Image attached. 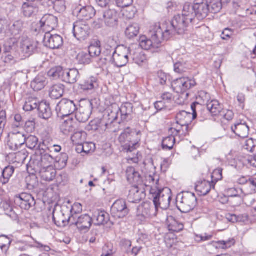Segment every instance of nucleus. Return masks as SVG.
Returning a JSON list of instances; mask_svg holds the SVG:
<instances>
[{"mask_svg":"<svg viewBox=\"0 0 256 256\" xmlns=\"http://www.w3.org/2000/svg\"><path fill=\"white\" fill-rule=\"evenodd\" d=\"M215 184L204 180L198 182L196 184L195 189L200 196L206 195L212 188H214Z\"/></svg>","mask_w":256,"mask_h":256,"instance_id":"c85d7f7f","label":"nucleus"},{"mask_svg":"<svg viewBox=\"0 0 256 256\" xmlns=\"http://www.w3.org/2000/svg\"><path fill=\"white\" fill-rule=\"evenodd\" d=\"M236 242L235 240L233 238H230L228 240H221L216 242V248H220L223 249L227 248L234 246Z\"/></svg>","mask_w":256,"mask_h":256,"instance_id":"69168bd1","label":"nucleus"},{"mask_svg":"<svg viewBox=\"0 0 256 256\" xmlns=\"http://www.w3.org/2000/svg\"><path fill=\"white\" fill-rule=\"evenodd\" d=\"M140 27L138 24L133 23L130 24L126 28L125 34L126 36L130 39L132 38L139 33Z\"/></svg>","mask_w":256,"mask_h":256,"instance_id":"49530a36","label":"nucleus"},{"mask_svg":"<svg viewBox=\"0 0 256 256\" xmlns=\"http://www.w3.org/2000/svg\"><path fill=\"white\" fill-rule=\"evenodd\" d=\"M14 170L15 168L12 166H8L4 168L2 170V176L0 177V182L2 185L6 184L9 182L10 178L14 173Z\"/></svg>","mask_w":256,"mask_h":256,"instance_id":"58836bf2","label":"nucleus"},{"mask_svg":"<svg viewBox=\"0 0 256 256\" xmlns=\"http://www.w3.org/2000/svg\"><path fill=\"white\" fill-rule=\"evenodd\" d=\"M154 208H155L150 202H144L138 208L137 215L138 216L142 217L141 220L142 218H149L151 216L152 211L154 210Z\"/></svg>","mask_w":256,"mask_h":256,"instance_id":"2f4dec72","label":"nucleus"},{"mask_svg":"<svg viewBox=\"0 0 256 256\" xmlns=\"http://www.w3.org/2000/svg\"><path fill=\"white\" fill-rule=\"evenodd\" d=\"M78 110L74 102L68 99H62L56 105V110L58 117H67Z\"/></svg>","mask_w":256,"mask_h":256,"instance_id":"1a4fd4ad","label":"nucleus"},{"mask_svg":"<svg viewBox=\"0 0 256 256\" xmlns=\"http://www.w3.org/2000/svg\"><path fill=\"white\" fill-rule=\"evenodd\" d=\"M12 240L10 237L6 235L0 236V247L2 250L6 252Z\"/></svg>","mask_w":256,"mask_h":256,"instance_id":"052dcab7","label":"nucleus"},{"mask_svg":"<svg viewBox=\"0 0 256 256\" xmlns=\"http://www.w3.org/2000/svg\"><path fill=\"white\" fill-rule=\"evenodd\" d=\"M94 220H96L95 224L98 226L108 224L112 226L114 224V223L110 220L109 214L104 210L96 212L94 216Z\"/></svg>","mask_w":256,"mask_h":256,"instance_id":"c756f323","label":"nucleus"},{"mask_svg":"<svg viewBox=\"0 0 256 256\" xmlns=\"http://www.w3.org/2000/svg\"><path fill=\"white\" fill-rule=\"evenodd\" d=\"M188 126L189 124L180 125L182 130H179L178 126H176L170 128V131L175 136H185L188 134Z\"/></svg>","mask_w":256,"mask_h":256,"instance_id":"8fccbe9b","label":"nucleus"},{"mask_svg":"<svg viewBox=\"0 0 256 256\" xmlns=\"http://www.w3.org/2000/svg\"><path fill=\"white\" fill-rule=\"evenodd\" d=\"M150 38H148L145 36H141L139 40L140 46L143 50H153L158 51L162 45V40L164 38L163 30L160 25L156 24L153 26L149 32Z\"/></svg>","mask_w":256,"mask_h":256,"instance_id":"7ed1b4c3","label":"nucleus"},{"mask_svg":"<svg viewBox=\"0 0 256 256\" xmlns=\"http://www.w3.org/2000/svg\"><path fill=\"white\" fill-rule=\"evenodd\" d=\"M28 153L26 149L22 150L15 153L14 162L22 164L26 159Z\"/></svg>","mask_w":256,"mask_h":256,"instance_id":"e2e57ef3","label":"nucleus"},{"mask_svg":"<svg viewBox=\"0 0 256 256\" xmlns=\"http://www.w3.org/2000/svg\"><path fill=\"white\" fill-rule=\"evenodd\" d=\"M104 24L108 27H114L118 25L117 12L112 9L104 11L102 14Z\"/></svg>","mask_w":256,"mask_h":256,"instance_id":"393cba45","label":"nucleus"},{"mask_svg":"<svg viewBox=\"0 0 256 256\" xmlns=\"http://www.w3.org/2000/svg\"><path fill=\"white\" fill-rule=\"evenodd\" d=\"M52 220L58 227H64L68 225L67 216H66L63 210L52 212Z\"/></svg>","mask_w":256,"mask_h":256,"instance_id":"72a5a7b5","label":"nucleus"},{"mask_svg":"<svg viewBox=\"0 0 256 256\" xmlns=\"http://www.w3.org/2000/svg\"><path fill=\"white\" fill-rule=\"evenodd\" d=\"M168 78V75L162 70L158 71L155 78L156 81L162 86L166 84Z\"/></svg>","mask_w":256,"mask_h":256,"instance_id":"0e129e2a","label":"nucleus"},{"mask_svg":"<svg viewBox=\"0 0 256 256\" xmlns=\"http://www.w3.org/2000/svg\"><path fill=\"white\" fill-rule=\"evenodd\" d=\"M92 222V218L88 214H82L77 218V228L80 230H88Z\"/></svg>","mask_w":256,"mask_h":256,"instance_id":"473e14b6","label":"nucleus"},{"mask_svg":"<svg viewBox=\"0 0 256 256\" xmlns=\"http://www.w3.org/2000/svg\"><path fill=\"white\" fill-rule=\"evenodd\" d=\"M193 20L192 16L190 15L184 6L182 14L174 16L172 20L166 22L160 26L164 34V38L168 40L176 34H185Z\"/></svg>","mask_w":256,"mask_h":256,"instance_id":"f257e3e1","label":"nucleus"},{"mask_svg":"<svg viewBox=\"0 0 256 256\" xmlns=\"http://www.w3.org/2000/svg\"><path fill=\"white\" fill-rule=\"evenodd\" d=\"M54 162V158L50 154H40L36 156L32 160L34 169L40 170L41 168L52 166L51 164Z\"/></svg>","mask_w":256,"mask_h":256,"instance_id":"4468645a","label":"nucleus"},{"mask_svg":"<svg viewBox=\"0 0 256 256\" xmlns=\"http://www.w3.org/2000/svg\"><path fill=\"white\" fill-rule=\"evenodd\" d=\"M35 170L40 173L41 178L46 182H52L56 177V172L53 166H49Z\"/></svg>","mask_w":256,"mask_h":256,"instance_id":"7c9ffc66","label":"nucleus"},{"mask_svg":"<svg viewBox=\"0 0 256 256\" xmlns=\"http://www.w3.org/2000/svg\"><path fill=\"white\" fill-rule=\"evenodd\" d=\"M92 57L88 51H82L76 56V60L79 64H88L92 62Z\"/></svg>","mask_w":256,"mask_h":256,"instance_id":"603ef678","label":"nucleus"},{"mask_svg":"<svg viewBox=\"0 0 256 256\" xmlns=\"http://www.w3.org/2000/svg\"><path fill=\"white\" fill-rule=\"evenodd\" d=\"M190 66L188 61L181 58L174 64V70L176 72L182 74L190 69Z\"/></svg>","mask_w":256,"mask_h":256,"instance_id":"37998d69","label":"nucleus"},{"mask_svg":"<svg viewBox=\"0 0 256 256\" xmlns=\"http://www.w3.org/2000/svg\"><path fill=\"white\" fill-rule=\"evenodd\" d=\"M38 8L28 2H24L22 6V13L26 18L34 17L38 12Z\"/></svg>","mask_w":256,"mask_h":256,"instance_id":"c9c22d12","label":"nucleus"},{"mask_svg":"<svg viewBox=\"0 0 256 256\" xmlns=\"http://www.w3.org/2000/svg\"><path fill=\"white\" fill-rule=\"evenodd\" d=\"M92 110V104L90 102H88L83 106H80L78 112H76L75 120L80 122H86L89 119Z\"/></svg>","mask_w":256,"mask_h":256,"instance_id":"412c9836","label":"nucleus"},{"mask_svg":"<svg viewBox=\"0 0 256 256\" xmlns=\"http://www.w3.org/2000/svg\"><path fill=\"white\" fill-rule=\"evenodd\" d=\"M35 122L34 120L24 122V128L28 133H32L35 130Z\"/></svg>","mask_w":256,"mask_h":256,"instance_id":"338daca9","label":"nucleus"},{"mask_svg":"<svg viewBox=\"0 0 256 256\" xmlns=\"http://www.w3.org/2000/svg\"><path fill=\"white\" fill-rule=\"evenodd\" d=\"M175 136H171L164 138L162 142V148L164 150H172L175 143Z\"/></svg>","mask_w":256,"mask_h":256,"instance_id":"bf43d9fd","label":"nucleus"},{"mask_svg":"<svg viewBox=\"0 0 256 256\" xmlns=\"http://www.w3.org/2000/svg\"><path fill=\"white\" fill-rule=\"evenodd\" d=\"M14 202L16 206L25 210H28L34 207L36 204L32 196L26 192L16 195L14 198Z\"/></svg>","mask_w":256,"mask_h":256,"instance_id":"9b49d317","label":"nucleus"},{"mask_svg":"<svg viewBox=\"0 0 256 256\" xmlns=\"http://www.w3.org/2000/svg\"><path fill=\"white\" fill-rule=\"evenodd\" d=\"M40 25L41 30L46 34L50 32L58 26V19L54 15L46 14L40 20Z\"/></svg>","mask_w":256,"mask_h":256,"instance_id":"2eb2a0df","label":"nucleus"},{"mask_svg":"<svg viewBox=\"0 0 256 256\" xmlns=\"http://www.w3.org/2000/svg\"><path fill=\"white\" fill-rule=\"evenodd\" d=\"M130 55L133 61L138 66H142L147 62V57L144 52L138 50L132 54L130 52Z\"/></svg>","mask_w":256,"mask_h":256,"instance_id":"79ce46f5","label":"nucleus"},{"mask_svg":"<svg viewBox=\"0 0 256 256\" xmlns=\"http://www.w3.org/2000/svg\"><path fill=\"white\" fill-rule=\"evenodd\" d=\"M44 45L51 49L60 48L63 45V38L58 34H52L50 32L45 34L44 38Z\"/></svg>","mask_w":256,"mask_h":256,"instance_id":"dca6fc26","label":"nucleus"},{"mask_svg":"<svg viewBox=\"0 0 256 256\" xmlns=\"http://www.w3.org/2000/svg\"><path fill=\"white\" fill-rule=\"evenodd\" d=\"M76 120L68 118L64 120L60 125V132L66 136L72 135L76 130Z\"/></svg>","mask_w":256,"mask_h":256,"instance_id":"5701e85b","label":"nucleus"},{"mask_svg":"<svg viewBox=\"0 0 256 256\" xmlns=\"http://www.w3.org/2000/svg\"><path fill=\"white\" fill-rule=\"evenodd\" d=\"M184 8L188 12L190 16H192L194 20L195 18L199 20L206 18L210 11V8L208 4H194L186 3Z\"/></svg>","mask_w":256,"mask_h":256,"instance_id":"0eeeda50","label":"nucleus"},{"mask_svg":"<svg viewBox=\"0 0 256 256\" xmlns=\"http://www.w3.org/2000/svg\"><path fill=\"white\" fill-rule=\"evenodd\" d=\"M206 3L210 8V12L216 14L219 12L222 6V2L220 0H206Z\"/></svg>","mask_w":256,"mask_h":256,"instance_id":"3c124183","label":"nucleus"},{"mask_svg":"<svg viewBox=\"0 0 256 256\" xmlns=\"http://www.w3.org/2000/svg\"><path fill=\"white\" fill-rule=\"evenodd\" d=\"M71 136V139L74 144H81L86 140V134L83 131L74 132Z\"/></svg>","mask_w":256,"mask_h":256,"instance_id":"6e6d98bb","label":"nucleus"},{"mask_svg":"<svg viewBox=\"0 0 256 256\" xmlns=\"http://www.w3.org/2000/svg\"><path fill=\"white\" fill-rule=\"evenodd\" d=\"M40 102L36 98L29 97L26 98L23 109L26 112L31 111L36 108L38 109Z\"/></svg>","mask_w":256,"mask_h":256,"instance_id":"a18cd8bd","label":"nucleus"},{"mask_svg":"<svg viewBox=\"0 0 256 256\" xmlns=\"http://www.w3.org/2000/svg\"><path fill=\"white\" fill-rule=\"evenodd\" d=\"M38 42L28 38H22L20 42V48L26 57H29L37 52Z\"/></svg>","mask_w":256,"mask_h":256,"instance_id":"f3484780","label":"nucleus"},{"mask_svg":"<svg viewBox=\"0 0 256 256\" xmlns=\"http://www.w3.org/2000/svg\"><path fill=\"white\" fill-rule=\"evenodd\" d=\"M146 194L144 189L140 188L138 185L132 186L129 191L128 198L132 202H138L144 198Z\"/></svg>","mask_w":256,"mask_h":256,"instance_id":"b1692460","label":"nucleus"},{"mask_svg":"<svg viewBox=\"0 0 256 256\" xmlns=\"http://www.w3.org/2000/svg\"><path fill=\"white\" fill-rule=\"evenodd\" d=\"M208 112H210L214 116L221 114L223 110L222 106L216 100H212L206 106Z\"/></svg>","mask_w":256,"mask_h":256,"instance_id":"a19ab883","label":"nucleus"},{"mask_svg":"<svg viewBox=\"0 0 256 256\" xmlns=\"http://www.w3.org/2000/svg\"><path fill=\"white\" fill-rule=\"evenodd\" d=\"M25 144L26 146L30 150L36 148L38 146V138L35 136L30 135L25 136Z\"/></svg>","mask_w":256,"mask_h":256,"instance_id":"13d9d810","label":"nucleus"},{"mask_svg":"<svg viewBox=\"0 0 256 256\" xmlns=\"http://www.w3.org/2000/svg\"><path fill=\"white\" fill-rule=\"evenodd\" d=\"M63 68L62 66H56L52 68L48 72V76L54 79H60L62 80Z\"/></svg>","mask_w":256,"mask_h":256,"instance_id":"4d7b16f0","label":"nucleus"},{"mask_svg":"<svg viewBox=\"0 0 256 256\" xmlns=\"http://www.w3.org/2000/svg\"><path fill=\"white\" fill-rule=\"evenodd\" d=\"M80 77V73L76 68L66 69L63 70L62 81L69 84H75Z\"/></svg>","mask_w":256,"mask_h":256,"instance_id":"a878e982","label":"nucleus"},{"mask_svg":"<svg viewBox=\"0 0 256 256\" xmlns=\"http://www.w3.org/2000/svg\"><path fill=\"white\" fill-rule=\"evenodd\" d=\"M64 90V86L62 84H56L50 88L49 96L52 99H58L63 96Z\"/></svg>","mask_w":256,"mask_h":256,"instance_id":"e433bc0d","label":"nucleus"},{"mask_svg":"<svg viewBox=\"0 0 256 256\" xmlns=\"http://www.w3.org/2000/svg\"><path fill=\"white\" fill-rule=\"evenodd\" d=\"M146 180L151 184L150 192L153 198L155 210H157L158 207L162 209L168 208L172 195L170 189L162 186L158 175H150L146 178Z\"/></svg>","mask_w":256,"mask_h":256,"instance_id":"f03ea898","label":"nucleus"},{"mask_svg":"<svg viewBox=\"0 0 256 256\" xmlns=\"http://www.w3.org/2000/svg\"><path fill=\"white\" fill-rule=\"evenodd\" d=\"M130 54V48L124 46H119L114 50L110 62L117 67L125 66L129 61V56Z\"/></svg>","mask_w":256,"mask_h":256,"instance_id":"6e6552de","label":"nucleus"},{"mask_svg":"<svg viewBox=\"0 0 256 256\" xmlns=\"http://www.w3.org/2000/svg\"><path fill=\"white\" fill-rule=\"evenodd\" d=\"M100 42H96V44H91L88 47V52L91 55L92 58L99 56L101 54V48L99 45Z\"/></svg>","mask_w":256,"mask_h":256,"instance_id":"680f3d73","label":"nucleus"},{"mask_svg":"<svg viewBox=\"0 0 256 256\" xmlns=\"http://www.w3.org/2000/svg\"><path fill=\"white\" fill-rule=\"evenodd\" d=\"M110 124L106 122L104 120L100 119L94 120L90 122V126H92V129L94 130H97L100 129L102 130H106L109 128Z\"/></svg>","mask_w":256,"mask_h":256,"instance_id":"09e8293b","label":"nucleus"},{"mask_svg":"<svg viewBox=\"0 0 256 256\" xmlns=\"http://www.w3.org/2000/svg\"><path fill=\"white\" fill-rule=\"evenodd\" d=\"M39 116L43 119L48 120L52 116V112L50 104L46 102L42 101L38 108Z\"/></svg>","mask_w":256,"mask_h":256,"instance_id":"f704fd0d","label":"nucleus"},{"mask_svg":"<svg viewBox=\"0 0 256 256\" xmlns=\"http://www.w3.org/2000/svg\"><path fill=\"white\" fill-rule=\"evenodd\" d=\"M168 222V228L170 231L178 232L183 230L184 226L182 223L176 220L173 216H170Z\"/></svg>","mask_w":256,"mask_h":256,"instance_id":"ea45409f","label":"nucleus"},{"mask_svg":"<svg viewBox=\"0 0 256 256\" xmlns=\"http://www.w3.org/2000/svg\"><path fill=\"white\" fill-rule=\"evenodd\" d=\"M129 212L126 200L122 198L116 200L111 208V214L116 218H124L128 214Z\"/></svg>","mask_w":256,"mask_h":256,"instance_id":"f8f14e48","label":"nucleus"},{"mask_svg":"<svg viewBox=\"0 0 256 256\" xmlns=\"http://www.w3.org/2000/svg\"><path fill=\"white\" fill-rule=\"evenodd\" d=\"M191 108L192 111V118L193 120L198 118L202 122L207 118V114L209 112L204 106H202L197 102H194L191 105Z\"/></svg>","mask_w":256,"mask_h":256,"instance_id":"4be33fe9","label":"nucleus"},{"mask_svg":"<svg viewBox=\"0 0 256 256\" xmlns=\"http://www.w3.org/2000/svg\"><path fill=\"white\" fill-rule=\"evenodd\" d=\"M97 78L93 76L83 78L78 84V88L84 92H92L98 88Z\"/></svg>","mask_w":256,"mask_h":256,"instance_id":"a211bd4d","label":"nucleus"},{"mask_svg":"<svg viewBox=\"0 0 256 256\" xmlns=\"http://www.w3.org/2000/svg\"><path fill=\"white\" fill-rule=\"evenodd\" d=\"M76 208H80V210H82L81 204H74L70 210L72 216L67 215V220L68 224H70V225H75L77 226V218L78 216L76 215L77 214V212L76 210Z\"/></svg>","mask_w":256,"mask_h":256,"instance_id":"864d4df0","label":"nucleus"},{"mask_svg":"<svg viewBox=\"0 0 256 256\" xmlns=\"http://www.w3.org/2000/svg\"><path fill=\"white\" fill-rule=\"evenodd\" d=\"M74 12L76 14L79 20L83 21L92 18L95 16L96 11L94 7L90 6H80L75 8Z\"/></svg>","mask_w":256,"mask_h":256,"instance_id":"6ab92c4d","label":"nucleus"},{"mask_svg":"<svg viewBox=\"0 0 256 256\" xmlns=\"http://www.w3.org/2000/svg\"><path fill=\"white\" fill-rule=\"evenodd\" d=\"M90 28L89 26L84 21H78L74 24L73 33L78 40L87 39L90 34Z\"/></svg>","mask_w":256,"mask_h":256,"instance_id":"ddd939ff","label":"nucleus"},{"mask_svg":"<svg viewBox=\"0 0 256 256\" xmlns=\"http://www.w3.org/2000/svg\"><path fill=\"white\" fill-rule=\"evenodd\" d=\"M132 104L130 102H125L120 108H118L116 112H112L108 116L110 117V119L112 120V122L118 120L119 115L120 116L122 121H125L132 118Z\"/></svg>","mask_w":256,"mask_h":256,"instance_id":"9d476101","label":"nucleus"},{"mask_svg":"<svg viewBox=\"0 0 256 256\" xmlns=\"http://www.w3.org/2000/svg\"><path fill=\"white\" fill-rule=\"evenodd\" d=\"M46 6L53 4L54 10L59 13L63 12L66 10L65 0H46Z\"/></svg>","mask_w":256,"mask_h":256,"instance_id":"c03bdc74","label":"nucleus"},{"mask_svg":"<svg viewBox=\"0 0 256 256\" xmlns=\"http://www.w3.org/2000/svg\"><path fill=\"white\" fill-rule=\"evenodd\" d=\"M46 78L42 75H38L32 82V86L35 90H40L46 86Z\"/></svg>","mask_w":256,"mask_h":256,"instance_id":"de8ad7c7","label":"nucleus"},{"mask_svg":"<svg viewBox=\"0 0 256 256\" xmlns=\"http://www.w3.org/2000/svg\"><path fill=\"white\" fill-rule=\"evenodd\" d=\"M196 204L197 198L194 193L186 192L177 196V208L182 213H188L194 210Z\"/></svg>","mask_w":256,"mask_h":256,"instance_id":"39448f33","label":"nucleus"},{"mask_svg":"<svg viewBox=\"0 0 256 256\" xmlns=\"http://www.w3.org/2000/svg\"><path fill=\"white\" fill-rule=\"evenodd\" d=\"M210 94L204 90H201L198 92V96L196 97L197 102H196L202 106L207 105L210 100Z\"/></svg>","mask_w":256,"mask_h":256,"instance_id":"5fc2aeb1","label":"nucleus"},{"mask_svg":"<svg viewBox=\"0 0 256 256\" xmlns=\"http://www.w3.org/2000/svg\"><path fill=\"white\" fill-rule=\"evenodd\" d=\"M231 130L234 133L240 138H246L249 134V127L245 122L235 123L231 126Z\"/></svg>","mask_w":256,"mask_h":256,"instance_id":"bb28decb","label":"nucleus"},{"mask_svg":"<svg viewBox=\"0 0 256 256\" xmlns=\"http://www.w3.org/2000/svg\"><path fill=\"white\" fill-rule=\"evenodd\" d=\"M192 114L185 110L179 112L176 116V124L180 125L190 124Z\"/></svg>","mask_w":256,"mask_h":256,"instance_id":"4c0bfd02","label":"nucleus"},{"mask_svg":"<svg viewBox=\"0 0 256 256\" xmlns=\"http://www.w3.org/2000/svg\"><path fill=\"white\" fill-rule=\"evenodd\" d=\"M244 148L250 152H254L256 147V140L252 138H249L246 141Z\"/></svg>","mask_w":256,"mask_h":256,"instance_id":"774afa93","label":"nucleus"},{"mask_svg":"<svg viewBox=\"0 0 256 256\" xmlns=\"http://www.w3.org/2000/svg\"><path fill=\"white\" fill-rule=\"evenodd\" d=\"M196 84V80L193 78L182 77L174 80L172 83V88L176 92L186 94L188 98L189 94L188 91L195 86Z\"/></svg>","mask_w":256,"mask_h":256,"instance_id":"423d86ee","label":"nucleus"},{"mask_svg":"<svg viewBox=\"0 0 256 256\" xmlns=\"http://www.w3.org/2000/svg\"><path fill=\"white\" fill-rule=\"evenodd\" d=\"M140 132H136L135 129L128 127L125 128L118 138L122 146V151L126 152H132L136 151L139 146Z\"/></svg>","mask_w":256,"mask_h":256,"instance_id":"20e7f679","label":"nucleus"},{"mask_svg":"<svg viewBox=\"0 0 256 256\" xmlns=\"http://www.w3.org/2000/svg\"><path fill=\"white\" fill-rule=\"evenodd\" d=\"M25 136L20 132L13 134L8 142V148L13 151H16L25 144Z\"/></svg>","mask_w":256,"mask_h":256,"instance_id":"aec40b11","label":"nucleus"},{"mask_svg":"<svg viewBox=\"0 0 256 256\" xmlns=\"http://www.w3.org/2000/svg\"><path fill=\"white\" fill-rule=\"evenodd\" d=\"M126 176L128 181L134 186L139 185L142 182V176L132 166H129L126 168Z\"/></svg>","mask_w":256,"mask_h":256,"instance_id":"cd10ccee","label":"nucleus"}]
</instances>
